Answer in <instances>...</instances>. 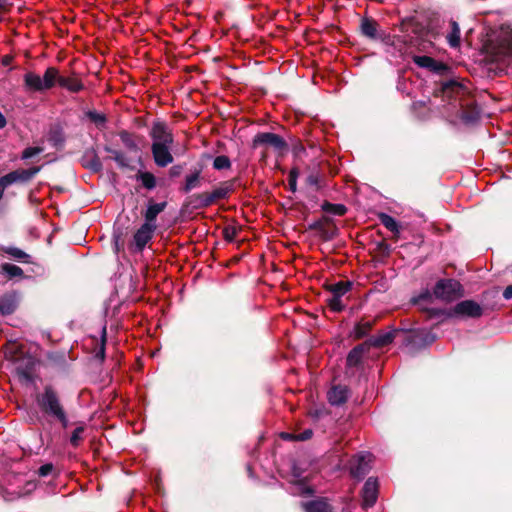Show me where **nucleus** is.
Masks as SVG:
<instances>
[{
  "label": "nucleus",
  "mask_w": 512,
  "mask_h": 512,
  "mask_svg": "<svg viewBox=\"0 0 512 512\" xmlns=\"http://www.w3.org/2000/svg\"><path fill=\"white\" fill-rule=\"evenodd\" d=\"M482 51L487 62L512 65V26L502 25L488 33Z\"/></svg>",
  "instance_id": "obj_1"
},
{
  "label": "nucleus",
  "mask_w": 512,
  "mask_h": 512,
  "mask_svg": "<svg viewBox=\"0 0 512 512\" xmlns=\"http://www.w3.org/2000/svg\"><path fill=\"white\" fill-rule=\"evenodd\" d=\"M149 135L152 140L151 152L155 164L158 167H166L173 163L174 157L171 151L174 136L167 124L162 121L154 122Z\"/></svg>",
  "instance_id": "obj_2"
},
{
  "label": "nucleus",
  "mask_w": 512,
  "mask_h": 512,
  "mask_svg": "<svg viewBox=\"0 0 512 512\" xmlns=\"http://www.w3.org/2000/svg\"><path fill=\"white\" fill-rule=\"evenodd\" d=\"M37 404L39 408L50 416L59 420L64 427L68 425L66 413L60 403L59 397L54 389L50 386L45 387L43 393L37 396Z\"/></svg>",
  "instance_id": "obj_3"
},
{
  "label": "nucleus",
  "mask_w": 512,
  "mask_h": 512,
  "mask_svg": "<svg viewBox=\"0 0 512 512\" xmlns=\"http://www.w3.org/2000/svg\"><path fill=\"white\" fill-rule=\"evenodd\" d=\"M273 148L278 153H283L287 149L285 140L271 132H262L255 135L253 139V148Z\"/></svg>",
  "instance_id": "obj_4"
},
{
  "label": "nucleus",
  "mask_w": 512,
  "mask_h": 512,
  "mask_svg": "<svg viewBox=\"0 0 512 512\" xmlns=\"http://www.w3.org/2000/svg\"><path fill=\"white\" fill-rule=\"evenodd\" d=\"M351 286L352 284L349 281H340L329 286L328 289L331 295L327 299V303L332 311L340 312L345 308L342 298L348 291H350Z\"/></svg>",
  "instance_id": "obj_5"
},
{
  "label": "nucleus",
  "mask_w": 512,
  "mask_h": 512,
  "mask_svg": "<svg viewBox=\"0 0 512 512\" xmlns=\"http://www.w3.org/2000/svg\"><path fill=\"white\" fill-rule=\"evenodd\" d=\"M434 295L444 301L455 300L462 296L461 284L452 279L440 280L434 288Z\"/></svg>",
  "instance_id": "obj_6"
},
{
  "label": "nucleus",
  "mask_w": 512,
  "mask_h": 512,
  "mask_svg": "<svg viewBox=\"0 0 512 512\" xmlns=\"http://www.w3.org/2000/svg\"><path fill=\"white\" fill-rule=\"evenodd\" d=\"M361 32L370 39H381L387 45H395L396 41H399V39L387 35L384 32H379L377 22L370 18L362 19Z\"/></svg>",
  "instance_id": "obj_7"
},
{
  "label": "nucleus",
  "mask_w": 512,
  "mask_h": 512,
  "mask_svg": "<svg viewBox=\"0 0 512 512\" xmlns=\"http://www.w3.org/2000/svg\"><path fill=\"white\" fill-rule=\"evenodd\" d=\"M372 455L361 453L350 460V474L357 479H362L371 469Z\"/></svg>",
  "instance_id": "obj_8"
},
{
  "label": "nucleus",
  "mask_w": 512,
  "mask_h": 512,
  "mask_svg": "<svg viewBox=\"0 0 512 512\" xmlns=\"http://www.w3.org/2000/svg\"><path fill=\"white\" fill-rule=\"evenodd\" d=\"M481 314L482 308L478 303L472 300H465L456 304L454 308L448 312L447 315L449 317H479Z\"/></svg>",
  "instance_id": "obj_9"
},
{
  "label": "nucleus",
  "mask_w": 512,
  "mask_h": 512,
  "mask_svg": "<svg viewBox=\"0 0 512 512\" xmlns=\"http://www.w3.org/2000/svg\"><path fill=\"white\" fill-rule=\"evenodd\" d=\"M39 170V167L15 170L0 177V182L8 188L14 183L29 181L39 172Z\"/></svg>",
  "instance_id": "obj_10"
},
{
  "label": "nucleus",
  "mask_w": 512,
  "mask_h": 512,
  "mask_svg": "<svg viewBox=\"0 0 512 512\" xmlns=\"http://www.w3.org/2000/svg\"><path fill=\"white\" fill-rule=\"evenodd\" d=\"M156 230V226L143 223L140 228L135 232L133 237V244L137 251H142L147 243L152 239Z\"/></svg>",
  "instance_id": "obj_11"
},
{
  "label": "nucleus",
  "mask_w": 512,
  "mask_h": 512,
  "mask_svg": "<svg viewBox=\"0 0 512 512\" xmlns=\"http://www.w3.org/2000/svg\"><path fill=\"white\" fill-rule=\"evenodd\" d=\"M378 496V482L374 478H368L362 491L363 507L368 508L375 504Z\"/></svg>",
  "instance_id": "obj_12"
},
{
  "label": "nucleus",
  "mask_w": 512,
  "mask_h": 512,
  "mask_svg": "<svg viewBox=\"0 0 512 512\" xmlns=\"http://www.w3.org/2000/svg\"><path fill=\"white\" fill-rule=\"evenodd\" d=\"M18 306V298L16 293H6L0 297V314L3 316L14 313Z\"/></svg>",
  "instance_id": "obj_13"
},
{
  "label": "nucleus",
  "mask_w": 512,
  "mask_h": 512,
  "mask_svg": "<svg viewBox=\"0 0 512 512\" xmlns=\"http://www.w3.org/2000/svg\"><path fill=\"white\" fill-rule=\"evenodd\" d=\"M35 366V360L29 355H24L20 358L18 363L15 364V369L17 373L25 378L30 379L32 377Z\"/></svg>",
  "instance_id": "obj_14"
},
{
  "label": "nucleus",
  "mask_w": 512,
  "mask_h": 512,
  "mask_svg": "<svg viewBox=\"0 0 512 512\" xmlns=\"http://www.w3.org/2000/svg\"><path fill=\"white\" fill-rule=\"evenodd\" d=\"M24 86L29 92H43L42 77L34 72H26L23 76Z\"/></svg>",
  "instance_id": "obj_15"
},
{
  "label": "nucleus",
  "mask_w": 512,
  "mask_h": 512,
  "mask_svg": "<svg viewBox=\"0 0 512 512\" xmlns=\"http://www.w3.org/2000/svg\"><path fill=\"white\" fill-rule=\"evenodd\" d=\"M413 62L421 68H426L434 72H441L446 69V66L443 63L438 62L429 56H414Z\"/></svg>",
  "instance_id": "obj_16"
},
{
  "label": "nucleus",
  "mask_w": 512,
  "mask_h": 512,
  "mask_svg": "<svg viewBox=\"0 0 512 512\" xmlns=\"http://www.w3.org/2000/svg\"><path fill=\"white\" fill-rule=\"evenodd\" d=\"M167 203L161 202V203H153L150 202L147 206V209L144 213V219L146 224H150V226H156V218L157 216L164 211L166 208Z\"/></svg>",
  "instance_id": "obj_17"
},
{
  "label": "nucleus",
  "mask_w": 512,
  "mask_h": 512,
  "mask_svg": "<svg viewBox=\"0 0 512 512\" xmlns=\"http://www.w3.org/2000/svg\"><path fill=\"white\" fill-rule=\"evenodd\" d=\"M348 391L344 386H333L328 392V400L332 405H341L347 400Z\"/></svg>",
  "instance_id": "obj_18"
},
{
  "label": "nucleus",
  "mask_w": 512,
  "mask_h": 512,
  "mask_svg": "<svg viewBox=\"0 0 512 512\" xmlns=\"http://www.w3.org/2000/svg\"><path fill=\"white\" fill-rule=\"evenodd\" d=\"M4 356L7 360L13 362L14 364L18 363L21 357L25 354L21 350L20 346L16 343H7L3 346Z\"/></svg>",
  "instance_id": "obj_19"
},
{
  "label": "nucleus",
  "mask_w": 512,
  "mask_h": 512,
  "mask_svg": "<svg viewBox=\"0 0 512 512\" xmlns=\"http://www.w3.org/2000/svg\"><path fill=\"white\" fill-rule=\"evenodd\" d=\"M59 71L55 67H49L45 70V73L42 77V83L44 90H49L55 86L56 83L59 84L60 79Z\"/></svg>",
  "instance_id": "obj_20"
},
{
  "label": "nucleus",
  "mask_w": 512,
  "mask_h": 512,
  "mask_svg": "<svg viewBox=\"0 0 512 512\" xmlns=\"http://www.w3.org/2000/svg\"><path fill=\"white\" fill-rule=\"evenodd\" d=\"M59 86L69 90L70 92H79L83 89L81 81L74 77L61 76L59 79Z\"/></svg>",
  "instance_id": "obj_21"
},
{
  "label": "nucleus",
  "mask_w": 512,
  "mask_h": 512,
  "mask_svg": "<svg viewBox=\"0 0 512 512\" xmlns=\"http://www.w3.org/2000/svg\"><path fill=\"white\" fill-rule=\"evenodd\" d=\"M1 250L14 260L21 261L24 263H30V256L26 252L17 247L7 246L2 247Z\"/></svg>",
  "instance_id": "obj_22"
},
{
  "label": "nucleus",
  "mask_w": 512,
  "mask_h": 512,
  "mask_svg": "<svg viewBox=\"0 0 512 512\" xmlns=\"http://www.w3.org/2000/svg\"><path fill=\"white\" fill-rule=\"evenodd\" d=\"M450 26L451 31L447 34L446 39L451 47L456 48L460 45V28L454 20L450 22Z\"/></svg>",
  "instance_id": "obj_23"
},
{
  "label": "nucleus",
  "mask_w": 512,
  "mask_h": 512,
  "mask_svg": "<svg viewBox=\"0 0 512 512\" xmlns=\"http://www.w3.org/2000/svg\"><path fill=\"white\" fill-rule=\"evenodd\" d=\"M306 512H332L330 505L324 500L311 501L304 504Z\"/></svg>",
  "instance_id": "obj_24"
},
{
  "label": "nucleus",
  "mask_w": 512,
  "mask_h": 512,
  "mask_svg": "<svg viewBox=\"0 0 512 512\" xmlns=\"http://www.w3.org/2000/svg\"><path fill=\"white\" fill-rule=\"evenodd\" d=\"M365 350L366 346L364 344L358 345L355 348H353L347 356V364L349 366L358 365L362 359Z\"/></svg>",
  "instance_id": "obj_25"
},
{
  "label": "nucleus",
  "mask_w": 512,
  "mask_h": 512,
  "mask_svg": "<svg viewBox=\"0 0 512 512\" xmlns=\"http://www.w3.org/2000/svg\"><path fill=\"white\" fill-rule=\"evenodd\" d=\"M379 219L381 224L385 226L389 231H391L394 234H399L400 226L392 216L382 213L379 215Z\"/></svg>",
  "instance_id": "obj_26"
},
{
  "label": "nucleus",
  "mask_w": 512,
  "mask_h": 512,
  "mask_svg": "<svg viewBox=\"0 0 512 512\" xmlns=\"http://www.w3.org/2000/svg\"><path fill=\"white\" fill-rule=\"evenodd\" d=\"M1 271L7 275L9 279L16 278V277H22L24 272L22 268H20L17 265L10 264V263H4L1 265Z\"/></svg>",
  "instance_id": "obj_27"
},
{
  "label": "nucleus",
  "mask_w": 512,
  "mask_h": 512,
  "mask_svg": "<svg viewBox=\"0 0 512 512\" xmlns=\"http://www.w3.org/2000/svg\"><path fill=\"white\" fill-rule=\"evenodd\" d=\"M394 335L390 332L382 333L369 340V343L375 347H383L393 341Z\"/></svg>",
  "instance_id": "obj_28"
},
{
  "label": "nucleus",
  "mask_w": 512,
  "mask_h": 512,
  "mask_svg": "<svg viewBox=\"0 0 512 512\" xmlns=\"http://www.w3.org/2000/svg\"><path fill=\"white\" fill-rule=\"evenodd\" d=\"M119 136H120V139L123 143V145L131 150V151H137L138 150V145L135 141V138L133 136V134L129 133L128 131H121L119 133Z\"/></svg>",
  "instance_id": "obj_29"
},
{
  "label": "nucleus",
  "mask_w": 512,
  "mask_h": 512,
  "mask_svg": "<svg viewBox=\"0 0 512 512\" xmlns=\"http://www.w3.org/2000/svg\"><path fill=\"white\" fill-rule=\"evenodd\" d=\"M138 179L141 181L142 185L151 190L155 188L156 186V178L155 176L150 172H140L138 174Z\"/></svg>",
  "instance_id": "obj_30"
},
{
  "label": "nucleus",
  "mask_w": 512,
  "mask_h": 512,
  "mask_svg": "<svg viewBox=\"0 0 512 512\" xmlns=\"http://www.w3.org/2000/svg\"><path fill=\"white\" fill-rule=\"evenodd\" d=\"M106 151L111 154V158L122 167H128L129 166V160L128 158L120 151L115 149L106 148Z\"/></svg>",
  "instance_id": "obj_31"
},
{
  "label": "nucleus",
  "mask_w": 512,
  "mask_h": 512,
  "mask_svg": "<svg viewBox=\"0 0 512 512\" xmlns=\"http://www.w3.org/2000/svg\"><path fill=\"white\" fill-rule=\"evenodd\" d=\"M200 172L196 171L186 176L184 191L189 192L199 185Z\"/></svg>",
  "instance_id": "obj_32"
},
{
  "label": "nucleus",
  "mask_w": 512,
  "mask_h": 512,
  "mask_svg": "<svg viewBox=\"0 0 512 512\" xmlns=\"http://www.w3.org/2000/svg\"><path fill=\"white\" fill-rule=\"evenodd\" d=\"M371 329V322H360L358 323L353 330V335L355 338L359 339L367 335V333Z\"/></svg>",
  "instance_id": "obj_33"
},
{
  "label": "nucleus",
  "mask_w": 512,
  "mask_h": 512,
  "mask_svg": "<svg viewBox=\"0 0 512 512\" xmlns=\"http://www.w3.org/2000/svg\"><path fill=\"white\" fill-rule=\"evenodd\" d=\"M230 167V159L225 155L217 156L213 161V168L216 170L229 169Z\"/></svg>",
  "instance_id": "obj_34"
},
{
  "label": "nucleus",
  "mask_w": 512,
  "mask_h": 512,
  "mask_svg": "<svg viewBox=\"0 0 512 512\" xmlns=\"http://www.w3.org/2000/svg\"><path fill=\"white\" fill-rule=\"evenodd\" d=\"M87 116L98 127H102L105 124V122H106L105 116L103 114H100V113L96 112V111H89L87 113Z\"/></svg>",
  "instance_id": "obj_35"
},
{
  "label": "nucleus",
  "mask_w": 512,
  "mask_h": 512,
  "mask_svg": "<svg viewBox=\"0 0 512 512\" xmlns=\"http://www.w3.org/2000/svg\"><path fill=\"white\" fill-rule=\"evenodd\" d=\"M463 91V88L461 85H459L458 83L456 82H451V83H448L446 84L444 87H443V92L445 95H449L450 93H455V94H459Z\"/></svg>",
  "instance_id": "obj_36"
},
{
  "label": "nucleus",
  "mask_w": 512,
  "mask_h": 512,
  "mask_svg": "<svg viewBox=\"0 0 512 512\" xmlns=\"http://www.w3.org/2000/svg\"><path fill=\"white\" fill-rule=\"evenodd\" d=\"M197 200L199 202V206L201 207H208L214 203L211 192L199 194L197 196Z\"/></svg>",
  "instance_id": "obj_37"
},
{
  "label": "nucleus",
  "mask_w": 512,
  "mask_h": 512,
  "mask_svg": "<svg viewBox=\"0 0 512 512\" xmlns=\"http://www.w3.org/2000/svg\"><path fill=\"white\" fill-rule=\"evenodd\" d=\"M84 432V428L82 426L80 427H77L71 437H70V443L71 445H73L74 447H77L82 439V434Z\"/></svg>",
  "instance_id": "obj_38"
},
{
  "label": "nucleus",
  "mask_w": 512,
  "mask_h": 512,
  "mask_svg": "<svg viewBox=\"0 0 512 512\" xmlns=\"http://www.w3.org/2000/svg\"><path fill=\"white\" fill-rule=\"evenodd\" d=\"M228 193H229V189L226 187H219L211 192L214 202L217 200L226 198Z\"/></svg>",
  "instance_id": "obj_39"
},
{
  "label": "nucleus",
  "mask_w": 512,
  "mask_h": 512,
  "mask_svg": "<svg viewBox=\"0 0 512 512\" xmlns=\"http://www.w3.org/2000/svg\"><path fill=\"white\" fill-rule=\"evenodd\" d=\"M223 235L227 241H234L237 236V228L234 226L225 227L223 230Z\"/></svg>",
  "instance_id": "obj_40"
},
{
  "label": "nucleus",
  "mask_w": 512,
  "mask_h": 512,
  "mask_svg": "<svg viewBox=\"0 0 512 512\" xmlns=\"http://www.w3.org/2000/svg\"><path fill=\"white\" fill-rule=\"evenodd\" d=\"M40 152H41V149L38 147H29L23 151L22 158L29 159V158H32L35 155L39 154Z\"/></svg>",
  "instance_id": "obj_41"
},
{
  "label": "nucleus",
  "mask_w": 512,
  "mask_h": 512,
  "mask_svg": "<svg viewBox=\"0 0 512 512\" xmlns=\"http://www.w3.org/2000/svg\"><path fill=\"white\" fill-rule=\"evenodd\" d=\"M53 469H54L53 465L51 463H47V464L42 465L39 468L38 474L41 477H46L52 473Z\"/></svg>",
  "instance_id": "obj_42"
},
{
  "label": "nucleus",
  "mask_w": 512,
  "mask_h": 512,
  "mask_svg": "<svg viewBox=\"0 0 512 512\" xmlns=\"http://www.w3.org/2000/svg\"><path fill=\"white\" fill-rule=\"evenodd\" d=\"M312 434H313L312 430L307 429V430L303 431L302 433L296 434L295 440H298V441L308 440L312 437Z\"/></svg>",
  "instance_id": "obj_43"
},
{
  "label": "nucleus",
  "mask_w": 512,
  "mask_h": 512,
  "mask_svg": "<svg viewBox=\"0 0 512 512\" xmlns=\"http://www.w3.org/2000/svg\"><path fill=\"white\" fill-rule=\"evenodd\" d=\"M330 211L337 215H344L346 212V208L343 205H329Z\"/></svg>",
  "instance_id": "obj_44"
},
{
  "label": "nucleus",
  "mask_w": 512,
  "mask_h": 512,
  "mask_svg": "<svg viewBox=\"0 0 512 512\" xmlns=\"http://www.w3.org/2000/svg\"><path fill=\"white\" fill-rule=\"evenodd\" d=\"M289 184H290L291 189L295 190V188H296V179H295V172L294 171H291V173H290Z\"/></svg>",
  "instance_id": "obj_45"
},
{
  "label": "nucleus",
  "mask_w": 512,
  "mask_h": 512,
  "mask_svg": "<svg viewBox=\"0 0 512 512\" xmlns=\"http://www.w3.org/2000/svg\"><path fill=\"white\" fill-rule=\"evenodd\" d=\"M503 296H504L505 299H511L512 298V285L508 286L504 290Z\"/></svg>",
  "instance_id": "obj_46"
},
{
  "label": "nucleus",
  "mask_w": 512,
  "mask_h": 512,
  "mask_svg": "<svg viewBox=\"0 0 512 512\" xmlns=\"http://www.w3.org/2000/svg\"><path fill=\"white\" fill-rule=\"evenodd\" d=\"M461 118L466 123H472V122H474L477 119V117H475V116H471L470 117V116H467L466 114H462Z\"/></svg>",
  "instance_id": "obj_47"
},
{
  "label": "nucleus",
  "mask_w": 512,
  "mask_h": 512,
  "mask_svg": "<svg viewBox=\"0 0 512 512\" xmlns=\"http://www.w3.org/2000/svg\"><path fill=\"white\" fill-rule=\"evenodd\" d=\"M26 486H27V492H30L36 488V483L33 481H29V482H27Z\"/></svg>",
  "instance_id": "obj_48"
},
{
  "label": "nucleus",
  "mask_w": 512,
  "mask_h": 512,
  "mask_svg": "<svg viewBox=\"0 0 512 512\" xmlns=\"http://www.w3.org/2000/svg\"><path fill=\"white\" fill-rule=\"evenodd\" d=\"M6 118L5 116L0 112V129L4 128L6 126Z\"/></svg>",
  "instance_id": "obj_49"
},
{
  "label": "nucleus",
  "mask_w": 512,
  "mask_h": 512,
  "mask_svg": "<svg viewBox=\"0 0 512 512\" xmlns=\"http://www.w3.org/2000/svg\"><path fill=\"white\" fill-rule=\"evenodd\" d=\"M12 61V58L8 55L4 56L2 59V64L8 66Z\"/></svg>",
  "instance_id": "obj_50"
},
{
  "label": "nucleus",
  "mask_w": 512,
  "mask_h": 512,
  "mask_svg": "<svg viewBox=\"0 0 512 512\" xmlns=\"http://www.w3.org/2000/svg\"><path fill=\"white\" fill-rule=\"evenodd\" d=\"M308 182H309V184H311V185H317V184H318L317 177H316V176H313V175L309 176V177H308Z\"/></svg>",
  "instance_id": "obj_51"
},
{
  "label": "nucleus",
  "mask_w": 512,
  "mask_h": 512,
  "mask_svg": "<svg viewBox=\"0 0 512 512\" xmlns=\"http://www.w3.org/2000/svg\"><path fill=\"white\" fill-rule=\"evenodd\" d=\"M295 436L294 434H289V433H283L282 434V438L283 439H287V440H295Z\"/></svg>",
  "instance_id": "obj_52"
},
{
  "label": "nucleus",
  "mask_w": 512,
  "mask_h": 512,
  "mask_svg": "<svg viewBox=\"0 0 512 512\" xmlns=\"http://www.w3.org/2000/svg\"><path fill=\"white\" fill-rule=\"evenodd\" d=\"M7 189L6 186H4L1 182H0V201L2 200L3 196H4V192L5 190Z\"/></svg>",
  "instance_id": "obj_53"
},
{
  "label": "nucleus",
  "mask_w": 512,
  "mask_h": 512,
  "mask_svg": "<svg viewBox=\"0 0 512 512\" xmlns=\"http://www.w3.org/2000/svg\"><path fill=\"white\" fill-rule=\"evenodd\" d=\"M119 250H120L119 239L116 238L115 239V251L118 252Z\"/></svg>",
  "instance_id": "obj_54"
},
{
  "label": "nucleus",
  "mask_w": 512,
  "mask_h": 512,
  "mask_svg": "<svg viewBox=\"0 0 512 512\" xmlns=\"http://www.w3.org/2000/svg\"><path fill=\"white\" fill-rule=\"evenodd\" d=\"M305 492H306L307 494H311V493H312V489H311V488H307V489L305 490Z\"/></svg>",
  "instance_id": "obj_55"
}]
</instances>
